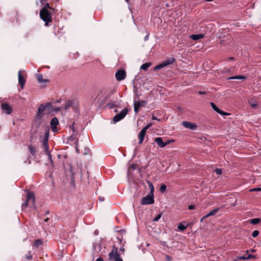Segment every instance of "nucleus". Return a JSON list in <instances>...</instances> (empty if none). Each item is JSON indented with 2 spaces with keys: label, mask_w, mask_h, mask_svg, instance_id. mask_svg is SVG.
I'll list each match as a JSON object with an SVG mask.
<instances>
[{
  "label": "nucleus",
  "mask_w": 261,
  "mask_h": 261,
  "mask_svg": "<svg viewBox=\"0 0 261 261\" xmlns=\"http://www.w3.org/2000/svg\"><path fill=\"white\" fill-rule=\"evenodd\" d=\"M238 259L245 260V259H246V256H238L237 257V259H236L234 260L237 261Z\"/></svg>",
  "instance_id": "nucleus-41"
},
{
  "label": "nucleus",
  "mask_w": 261,
  "mask_h": 261,
  "mask_svg": "<svg viewBox=\"0 0 261 261\" xmlns=\"http://www.w3.org/2000/svg\"><path fill=\"white\" fill-rule=\"evenodd\" d=\"M60 108H57L56 109V111H60Z\"/></svg>",
  "instance_id": "nucleus-57"
},
{
  "label": "nucleus",
  "mask_w": 261,
  "mask_h": 261,
  "mask_svg": "<svg viewBox=\"0 0 261 261\" xmlns=\"http://www.w3.org/2000/svg\"><path fill=\"white\" fill-rule=\"evenodd\" d=\"M51 106L50 103H47L45 105L41 104L38 108L37 113L36 114V117L38 119H41L42 117L43 113L45 111L46 108H48Z\"/></svg>",
  "instance_id": "nucleus-10"
},
{
  "label": "nucleus",
  "mask_w": 261,
  "mask_h": 261,
  "mask_svg": "<svg viewBox=\"0 0 261 261\" xmlns=\"http://www.w3.org/2000/svg\"><path fill=\"white\" fill-rule=\"evenodd\" d=\"M234 58H233V57H230V58H228L227 59V60H229V61H231V60H234Z\"/></svg>",
  "instance_id": "nucleus-51"
},
{
  "label": "nucleus",
  "mask_w": 261,
  "mask_h": 261,
  "mask_svg": "<svg viewBox=\"0 0 261 261\" xmlns=\"http://www.w3.org/2000/svg\"><path fill=\"white\" fill-rule=\"evenodd\" d=\"M98 234V231L97 230H96L94 232V234L97 235Z\"/></svg>",
  "instance_id": "nucleus-54"
},
{
  "label": "nucleus",
  "mask_w": 261,
  "mask_h": 261,
  "mask_svg": "<svg viewBox=\"0 0 261 261\" xmlns=\"http://www.w3.org/2000/svg\"><path fill=\"white\" fill-rule=\"evenodd\" d=\"M174 61H175V59L173 58L166 60L164 61L163 62H162V63L155 66L153 68V70L156 71V70H160L164 67H166L169 65L172 64Z\"/></svg>",
  "instance_id": "nucleus-6"
},
{
  "label": "nucleus",
  "mask_w": 261,
  "mask_h": 261,
  "mask_svg": "<svg viewBox=\"0 0 261 261\" xmlns=\"http://www.w3.org/2000/svg\"><path fill=\"white\" fill-rule=\"evenodd\" d=\"M134 102L135 103H139V105H140V107L141 106H142V107H145V105L146 103V101L145 100H140V101H136V100H135Z\"/></svg>",
  "instance_id": "nucleus-27"
},
{
  "label": "nucleus",
  "mask_w": 261,
  "mask_h": 261,
  "mask_svg": "<svg viewBox=\"0 0 261 261\" xmlns=\"http://www.w3.org/2000/svg\"><path fill=\"white\" fill-rule=\"evenodd\" d=\"M48 10V9H53L50 6L49 4L48 3H47L45 5L44 7L41 10Z\"/></svg>",
  "instance_id": "nucleus-33"
},
{
  "label": "nucleus",
  "mask_w": 261,
  "mask_h": 261,
  "mask_svg": "<svg viewBox=\"0 0 261 261\" xmlns=\"http://www.w3.org/2000/svg\"><path fill=\"white\" fill-rule=\"evenodd\" d=\"M246 259H250L251 258H256V257L252 254H249L247 256H246Z\"/></svg>",
  "instance_id": "nucleus-40"
},
{
  "label": "nucleus",
  "mask_w": 261,
  "mask_h": 261,
  "mask_svg": "<svg viewBox=\"0 0 261 261\" xmlns=\"http://www.w3.org/2000/svg\"><path fill=\"white\" fill-rule=\"evenodd\" d=\"M219 208L213 209L205 215V218H207L210 216H214L219 211Z\"/></svg>",
  "instance_id": "nucleus-22"
},
{
  "label": "nucleus",
  "mask_w": 261,
  "mask_h": 261,
  "mask_svg": "<svg viewBox=\"0 0 261 261\" xmlns=\"http://www.w3.org/2000/svg\"><path fill=\"white\" fill-rule=\"evenodd\" d=\"M42 244H43V241L41 239H37L34 242V244H33V247L38 248L40 246H41Z\"/></svg>",
  "instance_id": "nucleus-20"
},
{
  "label": "nucleus",
  "mask_w": 261,
  "mask_h": 261,
  "mask_svg": "<svg viewBox=\"0 0 261 261\" xmlns=\"http://www.w3.org/2000/svg\"><path fill=\"white\" fill-rule=\"evenodd\" d=\"M73 104V101L71 100L67 101L65 105H64V109L65 110H67L69 108L72 106Z\"/></svg>",
  "instance_id": "nucleus-26"
},
{
  "label": "nucleus",
  "mask_w": 261,
  "mask_h": 261,
  "mask_svg": "<svg viewBox=\"0 0 261 261\" xmlns=\"http://www.w3.org/2000/svg\"><path fill=\"white\" fill-rule=\"evenodd\" d=\"M108 256V259L110 261H123L120 257V254L118 252V248L114 245L111 252H109Z\"/></svg>",
  "instance_id": "nucleus-2"
},
{
  "label": "nucleus",
  "mask_w": 261,
  "mask_h": 261,
  "mask_svg": "<svg viewBox=\"0 0 261 261\" xmlns=\"http://www.w3.org/2000/svg\"><path fill=\"white\" fill-rule=\"evenodd\" d=\"M48 155V158L49 159V160L50 161V162L51 163H53V160H52V158H51V154L50 153V152L49 151V150L48 151V152H46Z\"/></svg>",
  "instance_id": "nucleus-44"
},
{
  "label": "nucleus",
  "mask_w": 261,
  "mask_h": 261,
  "mask_svg": "<svg viewBox=\"0 0 261 261\" xmlns=\"http://www.w3.org/2000/svg\"><path fill=\"white\" fill-rule=\"evenodd\" d=\"M247 79V77L245 75H236L230 76L227 78V80H245Z\"/></svg>",
  "instance_id": "nucleus-17"
},
{
  "label": "nucleus",
  "mask_w": 261,
  "mask_h": 261,
  "mask_svg": "<svg viewBox=\"0 0 261 261\" xmlns=\"http://www.w3.org/2000/svg\"><path fill=\"white\" fill-rule=\"evenodd\" d=\"M99 200L100 201H103L104 200V198H101V197H99Z\"/></svg>",
  "instance_id": "nucleus-56"
},
{
  "label": "nucleus",
  "mask_w": 261,
  "mask_h": 261,
  "mask_svg": "<svg viewBox=\"0 0 261 261\" xmlns=\"http://www.w3.org/2000/svg\"><path fill=\"white\" fill-rule=\"evenodd\" d=\"M70 141H73V143L76 140H77L74 135H71L68 139Z\"/></svg>",
  "instance_id": "nucleus-34"
},
{
  "label": "nucleus",
  "mask_w": 261,
  "mask_h": 261,
  "mask_svg": "<svg viewBox=\"0 0 261 261\" xmlns=\"http://www.w3.org/2000/svg\"><path fill=\"white\" fill-rule=\"evenodd\" d=\"M154 141L161 148H163L168 145L170 141H167L166 142H164L161 137H156L154 139Z\"/></svg>",
  "instance_id": "nucleus-13"
},
{
  "label": "nucleus",
  "mask_w": 261,
  "mask_h": 261,
  "mask_svg": "<svg viewBox=\"0 0 261 261\" xmlns=\"http://www.w3.org/2000/svg\"><path fill=\"white\" fill-rule=\"evenodd\" d=\"M188 224H186L185 222H181L178 225L177 228L180 231H184L188 228Z\"/></svg>",
  "instance_id": "nucleus-19"
},
{
  "label": "nucleus",
  "mask_w": 261,
  "mask_h": 261,
  "mask_svg": "<svg viewBox=\"0 0 261 261\" xmlns=\"http://www.w3.org/2000/svg\"><path fill=\"white\" fill-rule=\"evenodd\" d=\"M149 33H148L147 34V35H146L145 36V37H144V40H145V41H147V40H148V38H149Z\"/></svg>",
  "instance_id": "nucleus-46"
},
{
  "label": "nucleus",
  "mask_w": 261,
  "mask_h": 261,
  "mask_svg": "<svg viewBox=\"0 0 261 261\" xmlns=\"http://www.w3.org/2000/svg\"><path fill=\"white\" fill-rule=\"evenodd\" d=\"M199 93L200 94H204L205 93V92H201V91H199Z\"/></svg>",
  "instance_id": "nucleus-55"
},
{
  "label": "nucleus",
  "mask_w": 261,
  "mask_h": 261,
  "mask_svg": "<svg viewBox=\"0 0 261 261\" xmlns=\"http://www.w3.org/2000/svg\"><path fill=\"white\" fill-rule=\"evenodd\" d=\"M254 249H252L251 252H254Z\"/></svg>",
  "instance_id": "nucleus-59"
},
{
  "label": "nucleus",
  "mask_w": 261,
  "mask_h": 261,
  "mask_svg": "<svg viewBox=\"0 0 261 261\" xmlns=\"http://www.w3.org/2000/svg\"><path fill=\"white\" fill-rule=\"evenodd\" d=\"M120 251H121L122 253L124 252V248L123 247H121L120 248Z\"/></svg>",
  "instance_id": "nucleus-50"
},
{
  "label": "nucleus",
  "mask_w": 261,
  "mask_h": 261,
  "mask_svg": "<svg viewBox=\"0 0 261 261\" xmlns=\"http://www.w3.org/2000/svg\"><path fill=\"white\" fill-rule=\"evenodd\" d=\"M182 123L184 127L191 130H195L197 127L195 123L189 121H183Z\"/></svg>",
  "instance_id": "nucleus-14"
},
{
  "label": "nucleus",
  "mask_w": 261,
  "mask_h": 261,
  "mask_svg": "<svg viewBox=\"0 0 261 261\" xmlns=\"http://www.w3.org/2000/svg\"><path fill=\"white\" fill-rule=\"evenodd\" d=\"M250 192L261 191V188H257L251 189L250 190Z\"/></svg>",
  "instance_id": "nucleus-42"
},
{
  "label": "nucleus",
  "mask_w": 261,
  "mask_h": 261,
  "mask_svg": "<svg viewBox=\"0 0 261 261\" xmlns=\"http://www.w3.org/2000/svg\"><path fill=\"white\" fill-rule=\"evenodd\" d=\"M128 109L127 108L124 109L119 114H116L113 118V121L115 122H117L122 119L127 114Z\"/></svg>",
  "instance_id": "nucleus-9"
},
{
  "label": "nucleus",
  "mask_w": 261,
  "mask_h": 261,
  "mask_svg": "<svg viewBox=\"0 0 261 261\" xmlns=\"http://www.w3.org/2000/svg\"><path fill=\"white\" fill-rule=\"evenodd\" d=\"M35 195H34V193L32 192H28L27 195L26 201H24L22 204V205H21L22 209L23 210H25L27 208L29 202L32 203V205H34L35 203Z\"/></svg>",
  "instance_id": "nucleus-3"
},
{
  "label": "nucleus",
  "mask_w": 261,
  "mask_h": 261,
  "mask_svg": "<svg viewBox=\"0 0 261 261\" xmlns=\"http://www.w3.org/2000/svg\"><path fill=\"white\" fill-rule=\"evenodd\" d=\"M26 258L29 260L31 259L32 258V256L31 254V253L30 251H29V253L26 255Z\"/></svg>",
  "instance_id": "nucleus-43"
},
{
  "label": "nucleus",
  "mask_w": 261,
  "mask_h": 261,
  "mask_svg": "<svg viewBox=\"0 0 261 261\" xmlns=\"http://www.w3.org/2000/svg\"><path fill=\"white\" fill-rule=\"evenodd\" d=\"M162 217V214H158L153 220L154 222H157Z\"/></svg>",
  "instance_id": "nucleus-35"
},
{
  "label": "nucleus",
  "mask_w": 261,
  "mask_h": 261,
  "mask_svg": "<svg viewBox=\"0 0 261 261\" xmlns=\"http://www.w3.org/2000/svg\"><path fill=\"white\" fill-rule=\"evenodd\" d=\"M234 69V67H231L229 68V69H227L226 71L230 72V71L233 70Z\"/></svg>",
  "instance_id": "nucleus-48"
},
{
  "label": "nucleus",
  "mask_w": 261,
  "mask_h": 261,
  "mask_svg": "<svg viewBox=\"0 0 261 261\" xmlns=\"http://www.w3.org/2000/svg\"><path fill=\"white\" fill-rule=\"evenodd\" d=\"M107 106H108L110 109H113V108H114V107H116V106L115 105H114V103H112V102H110V103H108Z\"/></svg>",
  "instance_id": "nucleus-38"
},
{
  "label": "nucleus",
  "mask_w": 261,
  "mask_h": 261,
  "mask_svg": "<svg viewBox=\"0 0 261 261\" xmlns=\"http://www.w3.org/2000/svg\"><path fill=\"white\" fill-rule=\"evenodd\" d=\"M74 144L75 145V150L77 153H79V149L78 148V140H76L74 142Z\"/></svg>",
  "instance_id": "nucleus-37"
},
{
  "label": "nucleus",
  "mask_w": 261,
  "mask_h": 261,
  "mask_svg": "<svg viewBox=\"0 0 261 261\" xmlns=\"http://www.w3.org/2000/svg\"><path fill=\"white\" fill-rule=\"evenodd\" d=\"M18 83L21 87V88L23 89L26 82V75L25 71L23 70H19L18 73Z\"/></svg>",
  "instance_id": "nucleus-5"
},
{
  "label": "nucleus",
  "mask_w": 261,
  "mask_h": 261,
  "mask_svg": "<svg viewBox=\"0 0 261 261\" xmlns=\"http://www.w3.org/2000/svg\"><path fill=\"white\" fill-rule=\"evenodd\" d=\"M37 81L40 83H46L48 82V80L47 79L44 80L43 79V75L41 74H37Z\"/></svg>",
  "instance_id": "nucleus-21"
},
{
  "label": "nucleus",
  "mask_w": 261,
  "mask_h": 261,
  "mask_svg": "<svg viewBox=\"0 0 261 261\" xmlns=\"http://www.w3.org/2000/svg\"><path fill=\"white\" fill-rule=\"evenodd\" d=\"M137 169L136 165L134 164H132L130 165L129 168H128V172H130L131 170H135Z\"/></svg>",
  "instance_id": "nucleus-32"
},
{
  "label": "nucleus",
  "mask_w": 261,
  "mask_h": 261,
  "mask_svg": "<svg viewBox=\"0 0 261 261\" xmlns=\"http://www.w3.org/2000/svg\"><path fill=\"white\" fill-rule=\"evenodd\" d=\"M1 109L3 111V113H5L6 114L9 115L12 112V108L6 102H3L1 105Z\"/></svg>",
  "instance_id": "nucleus-11"
},
{
  "label": "nucleus",
  "mask_w": 261,
  "mask_h": 261,
  "mask_svg": "<svg viewBox=\"0 0 261 261\" xmlns=\"http://www.w3.org/2000/svg\"><path fill=\"white\" fill-rule=\"evenodd\" d=\"M250 105L253 108H255L257 106V102L255 100H251L249 101Z\"/></svg>",
  "instance_id": "nucleus-31"
},
{
  "label": "nucleus",
  "mask_w": 261,
  "mask_h": 261,
  "mask_svg": "<svg viewBox=\"0 0 261 261\" xmlns=\"http://www.w3.org/2000/svg\"><path fill=\"white\" fill-rule=\"evenodd\" d=\"M151 119H152V120H156L157 119L156 117L154 116H152L151 117Z\"/></svg>",
  "instance_id": "nucleus-52"
},
{
  "label": "nucleus",
  "mask_w": 261,
  "mask_h": 261,
  "mask_svg": "<svg viewBox=\"0 0 261 261\" xmlns=\"http://www.w3.org/2000/svg\"><path fill=\"white\" fill-rule=\"evenodd\" d=\"M167 189V186L165 185H162L160 188V191L161 193H164Z\"/></svg>",
  "instance_id": "nucleus-30"
},
{
  "label": "nucleus",
  "mask_w": 261,
  "mask_h": 261,
  "mask_svg": "<svg viewBox=\"0 0 261 261\" xmlns=\"http://www.w3.org/2000/svg\"><path fill=\"white\" fill-rule=\"evenodd\" d=\"M211 106L213 110L217 112L218 113L220 114L221 115H229V114L226 112H225L220 109H219L214 102H211Z\"/></svg>",
  "instance_id": "nucleus-16"
},
{
  "label": "nucleus",
  "mask_w": 261,
  "mask_h": 261,
  "mask_svg": "<svg viewBox=\"0 0 261 261\" xmlns=\"http://www.w3.org/2000/svg\"><path fill=\"white\" fill-rule=\"evenodd\" d=\"M147 184L149 187V188L150 189V193H153L154 192V187L153 186V184L149 181H147Z\"/></svg>",
  "instance_id": "nucleus-29"
},
{
  "label": "nucleus",
  "mask_w": 261,
  "mask_h": 261,
  "mask_svg": "<svg viewBox=\"0 0 261 261\" xmlns=\"http://www.w3.org/2000/svg\"><path fill=\"white\" fill-rule=\"evenodd\" d=\"M52 13L48 10H41L40 11V18L45 22V26L48 27L49 23L52 21Z\"/></svg>",
  "instance_id": "nucleus-1"
},
{
  "label": "nucleus",
  "mask_w": 261,
  "mask_h": 261,
  "mask_svg": "<svg viewBox=\"0 0 261 261\" xmlns=\"http://www.w3.org/2000/svg\"><path fill=\"white\" fill-rule=\"evenodd\" d=\"M166 259L167 261H171L172 258L169 255H167L166 256Z\"/></svg>",
  "instance_id": "nucleus-45"
},
{
  "label": "nucleus",
  "mask_w": 261,
  "mask_h": 261,
  "mask_svg": "<svg viewBox=\"0 0 261 261\" xmlns=\"http://www.w3.org/2000/svg\"><path fill=\"white\" fill-rule=\"evenodd\" d=\"M188 208L189 210H193V209L195 208V205H189L188 206Z\"/></svg>",
  "instance_id": "nucleus-47"
},
{
  "label": "nucleus",
  "mask_w": 261,
  "mask_h": 261,
  "mask_svg": "<svg viewBox=\"0 0 261 261\" xmlns=\"http://www.w3.org/2000/svg\"><path fill=\"white\" fill-rule=\"evenodd\" d=\"M260 221L261 220L259 218H254L250 220V223L253 225H256L259 223Z\"/></svg>",
  "instance_id": "nucleus-25"
},
{
  "label": "nucleus",
  "mask_w": 261,
  "mask_h": 261,
  "mask_svg": "<svg viewBox=\"0 0 261 261\" xmlns=\"http://www.w3.org/2000/svg\"><path fill=\"white\" fill-rule=\"evenodd\" d=\"M151 65V63L150 62L144 63L141 65V69L146 71Z\"/></svg>",
  "instance_id": "nucleus-24"
},
{
  "label": "nucleus",
  "mask_w": 261,
  "mask_h": 261,
  "mask_svg": "<svg viewBox=\"0 0 261 261\" xmlns=\"http://www.w3.org/2000/svg\"><path fill=\"white\" fill-rule=\"evenodd\" d=\"M126 2H127L128 4L129 3V0H125Z\"/></svg>",
  "instance_id": "nucleus-58"
},
{
  "label": "nucleus",
  "mask_w": 261,
  "mask_h": 261,
  "mask_svg": "<svg viewBox=\"0 0 261 261\" xmlns=\"http://www.w3.org/2000/svg\"><path fill=\"white\" fill-rule=\"evenodd\" d=\"M215 172L218 175H221L222 173V170L218 168L215 169Z\"/></svg>",
  "instance_id": "nucleus-39"
},
{
  "label": "nucleus",
  "mask_w": 261,
  "mask_h": 261,
  "mask_svg": "<svg viewBox=\"0 0 261 261\" xmlns=\"http://www.w3.org/2000/svg\"><path fill=\"white\" fill-rule=\"evenodd\" d=\"M28 148L31 154L33 156H35L36 154V149L35 147L32 145H29Z\"/></svg>",
  "instance_id": "nucleus-23"
},
{
  "label": "nucleus",
  "mask_w": 261,
  "mask_h": 261,
  "mask_svg": "<svg viewBox=\"0 0 261 261\" xmlns=\"http://www.w3.org/2000/svg\"><path fill=\"white\" fill-rule=\"evenodd\" d=\"M134 111H135V113L137 114L139 111L140 105L139 103H135L134 102Z\"/></svg>",
  "instance_id": "nucleus-28"
},
{
  "label": "nucleus",
  "mask_w": 261,
  "mask_h": 261,
  "mask_svg": "<svg viewBox=\"0 0 261 261\" xmlns=\"http://www.w3.org/2000/svg\"><path fill=\"white\" fill-rule=\"evenodd\" d=\"M48 138H49V130H46L45 132L44 137L42 140V145L43 146L44 151L45 152H48L49 150V145H48Z\"/></svg>",
  "instance_id": "nucleus-7"
},
{
  "label": "nucleus",
  "mask_w": 261,
  "mask_h": 261,
  "mask_svg": "<svg viewBox=\"0 0 261 261\" xmlns=\"http://www.w3.org/2000/svg\"><path fill=\"white\" fill-rule=\"evenodd\" d=\"M96 261H103V259L102 257H99L97 258Z\"/></svg>",
  "instance_id": "nucleus-49"
},
{
  "label": "nucleus",
  "mask_w": 261,
  "mask_h": 261,
  "mask_svg": "<svg viewBox=\"0 0 261 261\" xmlns=\"http://www.w3.org/2000/svg\"><path fill=\"white\" fill-rule=\"evenodd\" d=\"M259 234V231L258 230H254L252 233V236L253 238L256 237Z\"/></svg>",
  "instance_id": "nucleus-36"
},
{
  "label": "nucleus",
  "mask_w": 261,
  "mask_h": 261,
  "mask_svg": "<svg viewBox=\"0 0 261 261\" xmlns=\"http://www.w3.org/2000/svg\"><path fill=\"white\" fill-rule=\"evenodd\" d=\"M27 161H28V163H29V164H31V160H30V159H29V157H28V158H27Z\"/></svg>",
  "instance_id": "nucleus-53"
},
{
  "label": "nucleus",
  "mask_w": 261,
  "mask_h": 261,
  "mask_svg": "<svg viewBox=\"0 0 261 261\" xmlns=\"http://www.w3.org/2000/svg\"><path fill=\"white\" fill-rule=\"evenodd\" d=\"M151 126V124H148L144 127L138 135L139 144H141L144 139L146 130Z\"/></svg>",
  "instance_id": "nucleus-8"
},
{
  "label": "nucleus",
  "mask_w": 261,
  "mask_h": 261,
  "mask_svg": "<svg viewBox=\"0 0 261 261\" xmlns=\"http://www.w3.org/2000/svg\"><path fill=\"white\" fill-rule=\"evenodd\" d=\"M115 77L117 81H121L126 77V72L123 70H119L115 74Z\"/></svg>",
  "instance_id": "nucleus-12"
},
{
  "label": "nucleus",
  "mask_w": 261,
  "mask_h": 261,
  "mask_svg": "<svg viewBox=\"0 0 261 261\" xmlns=\"http://www.w3.org/2000/svg\"><path fill=\"white\" fill-rule=\"evenodd\" d=\"M204 35L202 34H193L190 36V38L194 40H197L200 39H201L203 38Z\"/></svg>",
  "instance_id": "nucleus-18"
},
{
  "label": "nucleus",
  "mask_w": 261,
  "mask_h": 261,
  "mask_svg": "<svg viewBox=\"0 0 261 261\" xmlns=\"http://www.w3.org/2000/svg\"><path fill=\"white\" fill-rule=\"evenodd\" d=\"M154 202L153 193H149L146 196L142 198L141 203L142 205H148L153 204Z\"/></svg>",
  "instance_id": "nucleus-4"
},
{
  "label": "nucleus",
  "mask_w": 261,
  "mask_h": 261,
  "mask_svg": "<svg viewBox=\"0 0 261 261\" xmlns=\"http://www.w3.org/2000/svg\"><path fill=\"white\" fill-rule=\"evenodd\" d=\"M58 124H59L58 119L55 117L53 118L50 121V126H51V128L54 132H56L58 131V129L57 128V125Z\"/></svg>",
  "instance_id": "nucleus-15"
}]
</instances>
